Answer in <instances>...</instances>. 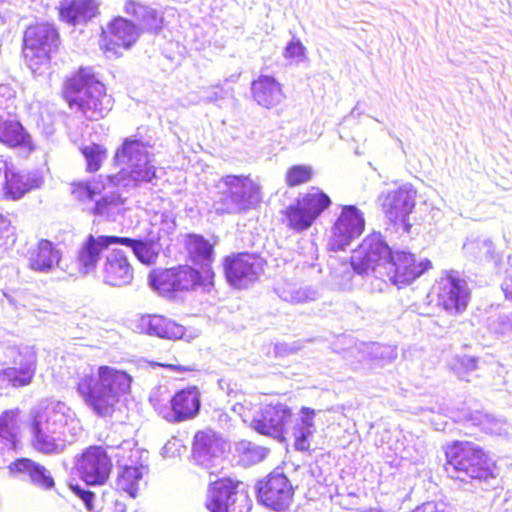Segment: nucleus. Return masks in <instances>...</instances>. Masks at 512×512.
<instances>
[{
	"instance_id": "1",
	"label": "nucleus",
	"mask_w": 512,
	"mask_h": 512,
	"mask_svg": "<svg viewBox=\"0 0 512 512\" xmlns=\"http://www.w3.org/2000/svg\"><path fill=\"white\" fill-rule=\"evenodd\" d=\"M132 377L125 371L102 365L97 373L84 374L76 391L85 405L101 418L112 416L120 397L130 390Z\"/></svg>"
},
{
	"instance_id": "2",
	"label": "nucleus",
	"mask_w": 512,
	"mask_h": 512,
	"mask_svg": "<svg viewBox=\"0 0 512 512\" xmlns=\"http://www.w3.org/2000/svg\"><path fill=\"white\" fill-rule=\"evenodd\" d=\"M447 475L463 483H483L496 478V461L484 447L468 440H454L443 447Z\"/></svg>"
},
{
	"instance_id": "3",
	"label": "nucleus",
	"mask_w": 512,
	"mask_h": 512,
	"mask_svg": "<svg viewBox=\"0 0 512 512\" xmlns=\"http://www.w3.org/2000/svg\"><path fill=\"white\" fill-rule=\"evenodd\" d=\"M31 434L33 448L46 455L59 454L65 449L63 431L74 412L64 402L51 401L39 405L31 412Z\"/></svg>"
},
{
	"instance_id": "4",
	"label": "nucleus",
	"mask_w": 512,
	"mask_h": 512,
	"mask_svg": "<svg viewBox=\"0 0 512 512\" xmlns=\"http://www.w3.org/2000/svg\"><path fill=\"white\" fill-rule=\"evenodd\" d=\"M64 94L69 106L90 120L104 118L113 107L112 97L90 68H81L71 77L65 84Z\"/></svg>"
},
{
	"instance_id": "5",
	"label": "nucleus",
	"mask_w": 512,
	"mask_h": 512,
	"mask_svg": "<svg viewBox=\"0 0 512 512\" xmlns=\"http://www.w3.org/2000/svg\"><path fill=\"white\" fill-rule=\"evenodd\" d=\"M115 159L119 164H126L129 168L107 177L114 186L129 192L143 184H157V169L151 164L143 142L137 139H126L116 151Z\"/></svg>"
},
{
	"instance_id": "6",
	"label": "nucleus",
	"mask_w": 512,
	"mask_h": 512,
	"mask_svg": "<svg viewBox=\"0 0 512 512\" xmlns=\"http://www.w3.org/2000/svg\"><path fill=\"white\" fill-rule=\"evenodd\" d=\"M60 45L58 29L42 22L28 26L23 33L22 54L26 65L33 73L50 63L52 55Z\"/></svg>"
},
{
	"instance_id": "7",
	"label": "nucleus",
	"mask_w": 512,
	"mask_h": 512,
	"mask_svg": "<svg viewBox=\"0 0 512 512\" xmlns=\"http://www.w3.org/2000/svg\"><path fill=\"white\" fill-rule=\"evenodd\" d=\"M222 266L227 283L237 290H245L260 280L267 260L258 252H233L223 258Z\"/></svg>"
},
{
	"instance_id": "8",
	"label": "nucleus",
	"mask_w": 512,
	"mask_h": 512,
	"mask_svg": "<svg viewBox=\"0 0 512 512\" xmlns=\"http://www.w3.org/2000/svg\"><path fill=\"white\" fill-rule=\"evenodd\" d=\"M392 249L380 232L365 236L350 256V265L359 275L374 274L383 278V270Z\"/></svg>"
},
{
	"instance_id": "9",
	"label": "nucleus",
	"mask_w": 512,
	"mask_h": 512,
	"mask_svg": "<svg viewBox=\"0 0 512 512\" xmlns=\"http://www.w3.org/2000/svg\"><path fill=\"white\" fill-rule=\"evenodd\" d=\"M295 487L282 472L272 471L257 484L258 502L269 510L287 511L294 501Z\"/></svg>"
},
{
	"instance_id": "10",
	"label": "nucleus",
	"mask_w": 512,
	"mask_h": 512,
	"mask_svg": "<svg viewBox=\"0 0 512 512\" xmlns=\"http://www.w3.org/2000/svg\"><path fill=\"white\" fill-rule=\"evenodd\" d=\"M149 286L160 296L175 300L192 288V266L179 264L171 268L153 270L148 276Z\"/></svg>"
},
{
	"instance_id": "11",
	"label": "nucleus",
	"mask_w": 512,
	"mask_h": 512,
	"mask_svg": "<svg viewBox=\"0 0 512 512\" xmlns=\"http://www.w3.org/2000/svg\"><path fill=\"white\" fill-rule=\"evenodd\" d=\"M70 193L74 200L84 206L93 215L102 216L108 212L110 206L123 204L124 201L118 193L102 195L104 185L100 181H74L70 184Z\"/></svg>"
},
{
	"instance_id": "12",
	"label": "nucleus",
	"mask_w": 512,
	"mask_h": 512,
	"mask_svg": "<svg viewBox=\"0 0 512 512\" xmlns=\"http://www.w3.org/2000/svg\"><path fill=\"white\" fill-rule=\"evenodd\" d=\"M434 294L437 306L451 316L463 314L468 308L471 296L466 281L452 274H447L436 282Z\"/></svg>"
},
{
	"instance_id": "13",
	"label": "nucleus",
	"mask_w": 512,
	"mask_h": 512,
	"mask_svg": "<svg viewBox=\"0 0 512 512\" xmlns=\"http://www.w3.org/2000/svg\"><path fill=\"white\" fill-rule=\"evenodd\" d=\"M363 212L354 205H345L331 227L329 249L344 250L351 242L360 237L365 230Z\"/></svg>"
},
{
	"instance_id": "14",
	"label": "nucleus",
	"mask_w": 512,
	"mask_h": 512,
	"mask_svg": "<svg viewBox=\"0 0 512 512\" xmlns=\"http://www.w3.org/2000/svg\"><path fill=\"white\" fill-rule=\"evenodd\" d=\"M119 245V236L88 234L78 246L75 265L81 276L95 274L98 265L111 247Z\"/></svg>"
},
{
	"instance_id": "15",
	"label": "nucleus",
	"mask_w": 512,
	"mask_h": 512,
	"mask_svg": "<svg viewBox=\"0 0 512 512\" xmlns=\"http://www.w3.org/2000/svg\"><path fill=\"white\" fill-rule=\"evenodd\" d=\"M431 267L429 260L419 261L416 256L406 251H391L383 270V278L402 287L411 284Z\"/></svg>"
},
{
	"instance_id": "16",
	"label": "nucleus",
	"mask_w": 512,
	"mask_h": 512,
	"mask_svg": "<svg viewBox=\"0 0 512 512\" xmlns=\"http://www.w3.org/2000/svg\"><path fill=\"white\" fill-rule=\"evenodd\" d=\"M416 194L412 187L400 186L382 197L381 209L385 217L392 224L401 226L406 233L411 231L409 216L415 209Z\"/></svg>"
},
{
	"instance_id": "17",
	"label": "nucleus",
	"mask_w": 512,
	"mask_h": 512,
	"mask_svg": "<svg viewBox=\"0 0 512 512\" xmlns=\"http://www.w3.org/2000/svg\"><path fill=\"white\" fill-rule=\"evenodd\" d=\"M76 470L86 485L100 486L105 484L110 476L112 461L105 448L90 446L77 458Z\"/></svg>"
},
{
	"instance_id": "18",
	"label": "nucleus",
	"mask_w": 512,
	"mask_h": 512,
	"mask_svg": "<svg viewBox=\"0 0 512 512\" xmlns=\"http://www.w3.org/2000/svg\"><path fill=\"white\" fill-rule=\"evenodd\" d=\"M215 237L194 235V287L209 290L214 284L212 264L215 259Z\"/></svg>"
},
{
	"instance_id": "19",
	"label": "nucleus",
	"mask_w": 512,
	"mask_h": 512,
	"mask_svg": "<svg viewBox=\"0 0 512 512\" xmlns=\"http://www.w3.org/2000/svg\"><path fill=\"white\" fill-rule=\"evenodd\" d=\"M292 416L291 409L283 403L265 405L251 422V427L259 434L279 440L285 439V425Z\"/></svg>"
},
{
	"instance_id": "20",
	"label": "nucleus",
	"mask_w": 512,
	"mask_h": 512,
	"mask_svg": "<svg viewBox=\"0 0 512 512\" xmlns=\"http://www.w3.org/2000/svg\"><path fill=\"white\" fill-rule=\"evenodd\" d=\"M99 278L111 287H124L132 283L134 271L124 250L111 248L105 254Z\"/></svg>"
},
{
	"instance_id": "21",
	"label": "nucleus",
	"mask_w": 512,
	"mask_h": 512,
	"mask_svg": "<svg viewBox=\"0 0 512 512\" xmlns=\"http://www.w3.org/2000/svg\"><path fill=\"white\" fill-rule=\"evenodd\" d=\"M223 183L228 188V196L238 211H247L262 202L261 187L249 176L227 175Z\"/></svg>"
},
{
	"instance_id": "22",
	"label": "nucleus",
	"mask_w": 512,
	"mask_h": 512,
	"mask_svg": "<svg viewBox=\"0 0 512 512\" xmlns=\"http://www.w3.org/2000/svg\"><path fill=\"white\" fill-rule=\"evenodd\" d=\"M240 482L222 477L209 484L206 508L210 512H231L234 509Z\"/></svg>"
},
{
	"instance_id": "23",
	"label": "nucleus",
	"mask_w": 512,
	"mask_h": 512,
	"mask_svg": "<svg viewBox=\"0 0 512 512\" xmlns=\"http://www.w3.org/2000/svg\"><path fill=\"white\" fill-rule=\"evenodd\" d=\"M9 472L21 480L29 482L42 490H51L55 486L50 471L42 464L29 458H18L8 466Z\"/></svg>"
},
{
	"instance_id": "24",
	"label": "nucleus",
	"mask_w": 512,
	"mask_h": 512,
	"mask_svg": "<svg viewBox=\"0 0 512 512\" xmlns=\"http://www.w3.org/2000/svg\"><path fill=\"white\" fill-rule=\"evenodd\" d=\"M62 252L52 241L41 239L37 245L28 252V267L39 273H50L55 267L61 266Z\"/></svg>"
},
{
	"instance_id": "25",
	"label": "nucleus",
	"mask_w": 512,
	"mask_h": 512,
	"mask_svg": "<svg viewBox=\"0 0 512 512\" xmlns=\"http://www.w3.org/2000/svg\"><path fill=\"white\" fill-rule=\"evenodd\" d=\"M251 95L267 109L278 105L284 98L282 85L270 75H260L251 82Z\"/></svg>"
},
{
	"instance_id": "26",
	"label": "nucleus",
	"mask_w": 512,
	"mask_h": 512,
	"mask_svg": "<svg viewBox=\"0 0 512 512\" xmlns=\"http://www.w3.org/2000/svg\"><path fill=\"white\" fill-rule=\"evenodd\" d=\"M0 142L12 147L22 148L28 152L34 150L30 134L17 119L0 114Z\"/></svg>"
},
{
	"instance_id": "27",
	"label": "nucleus",
	"mask_w": 512,
	"mask_h": 512,
	"mask_svg": "<svg viewBox=\"0 0 512 512\" xmlns=\"http://www.w3.org/2000/svg\"><path fill=\"white\" fill-rule=\"evenodd\" d=\"M300 412V422L292 427L293 446L296 451L310 454L315 450L312 442L316 431L314 422L316 411L310 407H302Z\"/></svg>"
},
{
	"instance_id": "28",
	"label": "nucleus",
	"mask_w": 512,
	"mask_h": 512,
	"mask_svg": "<svg viewBox=\"0 0 512 512\" xmlns=\"http://www.w3.org/2000/svg\"><path fill=\"white\" fill-rule=\"evenodd\" d=\"M139 326L144 333L164 339H180L185 333L182 325L160 315L142 317Z\"/></svg>"
},
{
	"instance_id": "29",
	"label": "nucleus",
	"mask_w": 512,
	"mask_h": 512,
	"mask_svg": "<svg viewBox=\"0 0 512 512\" xmlns=\"http://www.w3.org/2000/svg\"><path fill=\"white\" fill-rule=\"evenodd\" d=\"M109 30L110 39L106 46L107 51L116 50V48L129 49L139 37L136 25L123 17L115 18L110 23Z\"/></svg>"
},
{
	"instance_id": "30",
	"label": "nucleus",
	"mask_w": 512,
	"mask_h": 512,
	"mask_svg": "<svg viewBox=\"0 0 512 512\" xmlns=\"http://www.w3.org/2000/svg\"><path fill=\"white\" fill-rule=\"evenodd\" d=\"M119 245L128 247L132 250L135 257L143 264L150 265L156 262L162 244L158 236L150 235L146 239H135L119 236Z\"/></svg>"
},
{
	"instance_id": "31",
	"label": "nucleus",
	"mask_w": 512,
	"mask_h": 512,
	"mask_svg": "<svg viewBox=\"0 0 512 512\" xmlns=\"http://www.w3.org/2000/svg\"><path fill=\"white\" fill-rule=\"evenodd\" d=\"M170 406L160 410V415L169 422H182L192 418V387L177 391L169 400Z\"/></svg>"
},
{
	"instance_id": "32",
	"label": "nucleus",
	"mask_w": 512,
	"mask_h": 512,
	"mask_svg": "<svg viewBox=\"0 0 512 512\" xmlns=\"http://www.w3.org/2000/svg\"><path fill=\"white\" fill-rule=\"evenodd\" d=\"M98 6L93 0H72L61 6L60 18L72 25L85 23L97 14Z\"/></svg>"
},
{
	"instance_id": "33",
	"label": "nucleus",
	"mask_w": 512,
	"mask_h": 512,
	"mask_svg": "<svg viewBox=\"0 0 512 512\" xmlns=\"http://www.w3.org/2000/svg\"><path fill=\"white\" fill-rule=\"evenodd\" d=\"M125 12L139 21L143 29L157 33L162 28L163 18L151 6L129 0L125 4Z\"/></svg>"
},
{
	"instance_id": "34",
	"label": "nucleus",
	"mask_w": 512,
	"mask_h": 512,
	"mask_svg": "<svg viewBox=\"0 0 512 512\" xmlns=\"http://www.w3.org/2000/svg\"><path fill=\"white\" fill-rule=\"evenodd\" d=\"M41 184V177L35 174H22L9 171L7 184L4 185L3 191L5 195L17 200L30 190L39 188Z\"/></svg>"
},
{
	"instance_id": "35",
	"label": "nucleus",
	"mask_w": 512,
	"mask_h": 512,
	"mask_svg": "<svg viewBox=\"0 0 512 512\" xmlns=\"http://www.w3.org/2000/svg\"><path fill=\"white\" fill-rule=\"evenodd\" d=\"M296 200L315 222L332 205L330 196L315 186L301 194Z\"/></svg>"
},
{
	"instance_id": "36",
	"label": "nucleus",
	"mask_w": 512,
	"mask_h": 512,
	"mask_svg": "<svg viewBox=\"0 0 512 512\" xmlns=\"http://www.w3.org/2000/svg\"><path fill=\"white\" fill-rule=\"evenodd\" d=\"M280 213L285 226L296 233L308 230L315 223L296 199L293 203L282 209Z\"/></svg>"
},
{
	"instance_id": "37",
	"label": "nucleus",
	"mask_w": 512,
	"mask_h": 512,
	"mask_svg": "<svg viewBox=\"0 0 512 512\" xmlns=\"http://www.w3.org/2000/svg\"><path fill=\"white\" fill-rule=\"evenodd\" d=\"M143 470H148L147 466L124 465L118 472L116 488L135 498L139 489V482L143 478Z\"/></svg>"
},
{
	"instance_id": "38",
	"label": "nucleus",
	"mask_w": 512,
	"mask_h": 512,
	"mask_svg": "<svg viewBox=\"0 0 512 512\" xmlns=\"http://www.w3.org/2000/svg\"><path fill=\"white\" fill-rule=\"evenodd\" d=\"M18 421L17 415L11 410L4 411L0 415V449L16 450L18 445Z\"/></svg>"
},
{
	"instance_id": "39",
	"label": "nucleus",
	"mask_w": 512,
	"mask_h": 512,
	"mask_svg": "<svg viewBox=\"0 0 512 512\" xmlns=\"http://www.w3.org/2000/svg\"><path fill=\"white\" fill-rule=\"evenodd\" d=\"M316 176L314 167L310 164L297 163L287 167L284 182L287 188L294 189L311 183Z\"/></svg>"
},
{
	"instance_id": "40",
	"label": "nucleus",
	"mask_w": 512,
	"mask_h": 512,
	"mask_svg": "<svg viewBox=\"0 0 512 512\" xmlns=\"http://www.w3.org/2000/svg\"><path fill=\"white\" fill-rule=\"evenodd\" d=\"M457 421L469 423L471 426L477 427L485 433H492L498 427V420L482 410H461Z\"/></svg>"
},
{
	"instance_id": "41",
	"label": "nucleus",
	"mask_w": 512,
	"mask_h": 512,
	"mask_svg": "<svg viewBox=\"0 0 512 512\" xmlns=\"http://www.w3.org/2000/svg\"><path fill=\"white\" fill-rule=\"evenodd\" d=\"M13 366L24 371L25 379L34 376L36 371V354L28 348L17 353L13 360Z\"/></svg>"
},
{
	"instance_id": "42",
	"label": "nucleus",
	"mask_w": 512,
	"mask_h": 512,
	"mask_svg": "<svg viewBox=\"0 0 512 512\" xmlns=\"http://www.w3.org/2000/svg\"><path fill=\"white\" fill-rule=\"evenodd\" d=\"M82 154L86 160L87 170L95 172L99 170L106 150L99 144H91L82 148Z\"/></svg>"
},
{
	"instance_id": "43",
	"label": "nucleus",
	"mask_w": 512,
	"mask_h": 512,
	"mask_svg": "<svg viewBox=\"0 0 512 512\" xmlns=\"http://www.w3.org/2000/svg\"><path fill=\"white\" fill-rule=\"evenodd\" d=\"M188 448L183 444V440L173 437L162 448V456L165 458L168 457H179L182 458L185 454H187Z\"/></svg>"
},
{
	"instance_id": "44",
	"label": "nucleus",
	"mask_w": 512,
	"mask_h": 512,
	"mask_svg": "<svg viewBox=\"0 0 512 512\" xmlns=\"http://www.w3.org/2000/svg\"><path fill=\"white\" fill-rule=\"evenodd\" d=\"M4 378L11 383L14 387H23L29 385L34 376H29L28 380L25 379L24 371L17 367L11 366L3 370Z\"/></svg>"
},
{
	"instance_id": "45",
	"label": "nucleus",
	"mask_w": 512,
	"mask_h": 512,
	"mask_svg": "<svg viewBox=\"0 0 512 512\" xmlns=\"http://www.w3.org/2000/svg\"><path fill=\"white\" fill-rule=\"evenodd\" d=\"M217 444V438L214 433L198 432L194 435L195 449L199 452L207 453Z\"/></svg>"
},
{
	"instance_id": "46",
	"label": "nucleus",
	"mask_w": 512,
	"mask_h": 512,
	"mask_svg": "<svg viewBox=\"0 0 512 512\" xmlns=\"http://www.w3.org/2000/svg\"><path fill=\"white\" fill-rule=\"evenodd\" d=\"M283 56L287 60L301 61L306 58V49L299 39H294L285 47Z\"/></svg>"
},
{
	"instance_id": "47",
	"label": "nucleus",
	"mask_w": 512,
	"mask_h": 512,
	"mask_svg": "<svg viewBox=\"0 0 512 512\" xmlns=\"http://www.w3.org/2000/svg\"><path fill=\"white\" fill-rule=\"evenodd\" d=\"M70 489L77 497H79L82 500V502L85 505V508L88 511H90V512L95 511V506H94L95 494H94V492L86 489L85 487L81 486L80 484H70Z\"/></svg>"
},
{
	"instance_id": "48",
	"label": "nucleus",
	"mask_w": 512,
	"mask_h": 512,
	"mask_svg": "<svg viewBox=\"0 0 512 512\" xmlns=\"http://www.w3.org/2000/svg\"><path fill=\"white\" fill-rule=\"evenodd\" d=\"M0 233L6 242L14 243L16 241L15 227L11 224V220L7 218L2 212H0Z\"/></svg>"
},
{
	"instance_id": "49",
	"label": "nucleus",
	"mask_w": 512,
	"mask_h": 512,
	"mask_svg": "<svg viewBox=\"0 0 512 512\" xmlns=\"http://www.w3.org/2000/svg\"><path fill=\"white\" fill-rule=\"evenodd\" d=\"M162 389L163 387H157L155 388L151 393H150V396H149V401L150 403L153 405V407L158 410V412L160 413V410H164V407H167V405H164L161 403V399H160V396L162 394ZM164 390L166 391V388L164 387Z\"/></svg>"
},
{
	"instance_id": "50",
	"label": "nucleus",
	"mask_w": 512,
	"mask_h": 512,
	"mask_svg": "<svg viewBox=\"0 0 512 512\" xmlns=\"http://www.w3.org/2000/svg\"><path fill=\"white\" fill-rule=\"evenodd\" d=\"M8 163L2 157H0V191L3 190L5 184H7V176L9 173Z\"/></svg>"
},
{
	"instance_id": "51",
	"label": "nucleus",
	"mask_w": 512,
	"mask_h": 512,
	"mask_svg": "<svg viewBox=\"0 0 512 512\" xmlns=\"http://www.w3.org/2000/svg\"><path fill=\"white\" fill-rule=\"evenodd\" d=\"M182 238V242L184 248L186 249L187 256L186 260H192V233H186L184 235H180L179 238Z\"/></svg>"
},
{
	"instance_id": "52",
	"label": "nucleus",
	"mask_w": 512,
	"mask_h": 512,
	"mask_svg": "<svg viewBox=\"0 0 512 512\" xmlns=\"http://www.w3.org/2000/svg\"><path fill=\"white\" fill-rule=\"evenodd\" d=\"M502 290L504 292L505 298L512 300V273L507 274L502 283Z\"/></svg>"
},
{
	"instance_id": "53",
	"label": "nucleus",
	"mask_w": 512,
	"mask_h": 512,
	"mask_svg": "<svg viewBox=\"0 0 512 512\" xmlns=\"http://www.w3.org/2000/svg\"><path fill=\"white\" fill-rule=\"evenodd\" d=\"M114 512H126V505L122 502H116L115 503V509Z\"/></svg>"
},
{
	"instance_id": "54",
	"label": "nucleus",
	"mask_w": 512,
	"mask_h": 512,
	"mask_svg": "<svg viewBox=\"0 0 512 512\" xmlns=\"http://www.w3.org/2000/svg\"><path fill=\"white\" fill-rule=\"evenodd\" d=\"M176 227V223L174 220L171 221V225L167 226V229L165 230L167 233H170V230H173Z\"/></svg>"
},
{
	"instance_id": "55",
	"label": "nucleus",
	"mask_w": 512,
	"mask_h": 512,
	"mask_svg": "<svg viewBox=\"0 0 512 512\" xmlns=\"http://www.w3.org/2000/svg\"><path fill=\"white\" fill-rule=\"evenodd\" d=\"M199 406H200L199 401L194 399V410H193L194 415L197 413Z\"/></svg>"
},
{
	"instance_id": "56",
	"label": "nucleus",
	"mask_w": 512,
	"mask_h": 512,
	"mask_svg": "<svg viewBox=\"0 0 512 512\" xmlns=\"http://www.w3.org/2000/svg\"><path fill=\"white\" fill-rule=\"evenodd\" d=\"M166 367L170 368V369H175L176 368V366H174V365H166Z\"/></svg>"
},
{
	"instance_id": "57",
	"label": "nucleus",
	"mask_w": 512,
	"mask_h": 512,
	"mask_svg": "<svg viewBox=\"0 0 512 512\" xmlns=\"http://www.w3.org/2000/svg\"><path fill=\"white\" fill-rule=\"evenodd\" d=\"M5 89H7L6 86H0V90H5Z\"/></svg>"
},
{
	"instance_id": "58",
	"label": "nucleus",
	"mask_w": 512,
	"mask_h": 512,
	"mask_svg": "<svg viewBox=\"0 0 512 512\" xmlns=\"http://www.w3.org/2000/svg\"><path fill=\"white\" fill-rule=\"evenodd\" d=\"M191 455H192V452L187 455V458L190 459Z\"/></svg>"
}]
</instances>
